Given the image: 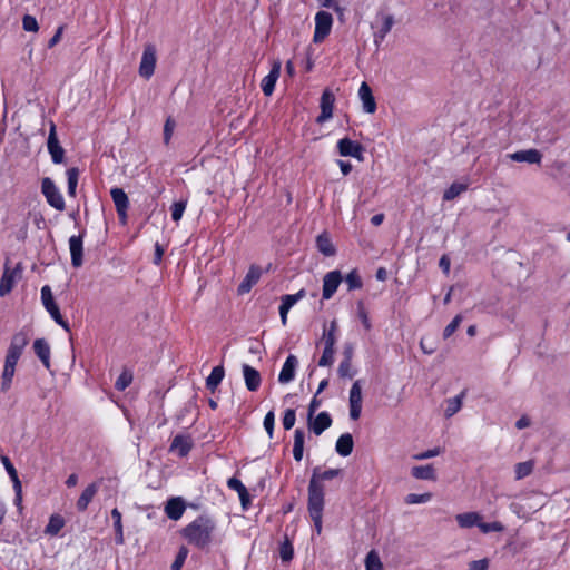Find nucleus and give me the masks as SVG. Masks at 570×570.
I'll return each mask as SVG.
<instances>
[{
  "label": "nucleus",
  "instance_id": "f257e3e1",
  "mask_svg": "<svg viewBox=\"0 0 570 570\" xmlns=\"http://www.w3.org/2000/svg\"><path fill=\"white\" fill-rule=\"evenodd\" d=\"M215 530V523L212 519L199 517L184 529L186 540L198 548H205L210 544Z\"/></svg>",
  "mask_w": 570,
  "mask_h": 570
},
{
  "label": "nucleus",
  "instance_id": "f03ea898",
  "mask_svg": "<svg viewBox=\"0 0 570 570\" xmlns=\"http://www.w3.org/2000/svg\"><path fill=\"white\" fill-rule=\"evenodd\" d=\"M324 508L323 485L313 476L308 485V512L317 534L322 531V513Z\"/></svg>",
  "mask_w": 570,
  "mask_h": 570
},
{
  "label": "nucleus",
  "instance_id": "7ed1b4c3",
  "mask_svg": "<svg viewBox=\"0 0 570 570\" xmlns=\"http://www.w3.org/2000/svg\"><path fill=\"white\" fill-rule=\"evenodd\" d=\"M544 505L542 497L537 492L528 493L522 501L512 502L510 510L520 519H529L532 513Z\"/></svg>",
  "mask_w": 570,
  "mask_h": 570
},
{
  "label": "nucleus",
  "instance_id": "20e7f679",
  "mask_svg": "<svg viewBox=\"0 0 570 570\" xmlns=\"http://www.w3.org/2000/svg\"><path fill=\"white\" fill-rule=\"evenodd\" d=\"M41 191L51 207L59 212H62L65 209L66 205L63 197L51 178L46 177L42 179Z\"/></svg>",
  "mask_w": 570,
  "mask_h": 570
},
{
  "label": "nucleus",
  "instance_id": "39448f33",
  "mask_svg": "<svg viewBox=\"0 0 570 570\" xmlns=\"http://www.w3.org/2000/svg\"><path fill=\"white\" fill-rule=\"evenodd\" d=\"M333 26V17L327 11H318L315 14V30L313 41L321 43L330 35Z\"/></svg>",
  "mask_w": 570,
  "mask_h": 570
},
{
  "label": "nucleus",
  "instance_id": "423d86ee",
  "mask_svg": "<svg viewBox=\"0 0 570 570\" xmlns=\"http://www.w3.org/2000/svg\"><path fill=\"white\" fill-rule=\"evenodd\" d=\"M362 383L360 380L355 381L350 390L348 406L351 420H358L362 413Z\"/></svg>",
  "mask_w": 570,
  "mask_h": 570
},
{
  "label": "nucleus",
  "instance_id": "0eeeda50",
  "mask_svg": "<svg viewBox=\"0 0 570 570\" xmlns=\"http://www.w3.org/2000/svg\"><path fill=\"white\" fill-rule=\"evenodd\" d=\"M337 151L342 157H353L360 161L363 160V146L347 137L340 139L336 144Z\"/></svg>",
  "mask_w": 570,
  "mask_h": 570
},
{
  "label": "nucleus",
  "instance_id": "6e6552de",
  "mask_svg": "<svg viewBox=\"0 0 570 570\" xmlns=\"http://www.w3.org/2000/svg\"><path fill=\"white\" fill-rule=\"evenodd\" d=\"M20 277L21 268L19 265L11 268L8 266V264H6L3 275L0 281V296L8 295L12 291L16 283L20 279Z\"/></svg>",
  "mask_w": 570,
  "mask_h": 570
},
{
  "label": "nucleus",
  "instance_id": "1a4fd4ad",
  "mask_svg": "<svg viewBox=\"0 0 570 570\" xmlns=\"http://www.w3.org/2000/svg\"><path fill=\"white\" fill-rule=\"evenodd\" d=\"M110 195H111L112 202L115 204L119 219H120L121 224L125 225L127 223V210L129 207L128 196L124 191V189L118 188V187L112 188L110 190Z\"/></svg>",
  "mask_w": 570,
  "mask_h": 570
},
{
  "label": "nucleus",
  "instance_id": "9d476101",
  "mask_svg": "<svg viewBox=\"0 0 570 570\" xmlns=\"http://www.w3.org/2000/svg\"><path fill=\"white\" fill-rule=\"evenodd\" d=\"M156 66V50L153 46H147L142 52L140 66H139V75L146 79H149Z\"/></svg>",
  "mask_w": 570,
  "mask_h": 570
},
{
  "label": "nucleus",
  "instance_id": "9b49d317",
  "mask_svg": "<svg viewBox=\"0 0 570 570\" xmlns=\"http://www.w3.org/2000/svg\"><path fill=\"white\" fill-rule=\"evenodd\" d=\"M334 102V94L328 89L324 90L320 104L321 114L316 119L318 124H323L333 117Z\"/></svg>",
  "mask_w": 570,
  "mask_h": 570
},
{
  "label": "nucleus",
  "instance_id": "f8f14e48",
  "mask_svg": "<svg viewBox=\"0 0 570 570\" xmlns=\"http://www.w3.org/2000/svg\"><path fill=\"white\" fill-rule=\"evenodd\" d=\"M342 282V275L338 271H332L325 274L323 278V299H330L337 291Z\"/></svg>",
  "mask_w": 570,
  "mask_h": 570
},
{
  "label": "nucleus",
  "instance_id": "ddd939ff",
  "mask_svg": "<svg viewBox=\"0 0 570 570\" xmlns=\"http://www.w3.org/2000/svg\"><path fill=\"white\" fill-rule=\"evenodd\" d=\"M48 151L51 156V159L55 164H61L65 158V150L60 146L59 140L56 135V126L51 124L50 132L47 142Z\"/></svg>",
  "mask_w": 570,
  "mask_h": 570
},
{
  "label": "nucleus",
  "instance_id": "4468645a",
  "mask_svg": "<svg viewBox=\"0 0 570 570\" xmlns=\"http://www.w3.org/2000/svg\"><path fill=\"white\" fill-rule=\"evenodd\" d=\"M69 250L73 267H80L83 263V239L81 235H73L69 238Z\"/></svg>",
  "mask_w": 570,
  "mask_h": 570
},
{
  "label": "nucleus",
  "instance_id": "2eb2a0df",
  "mask_svg": "<svg viewBox=\"0 0 570 570\" xmlns=\"http://www.w3.org/2000/svg\"><path fill=\"white\" fill-rule=\"evenodd\" d=\"M281 61H275L269 73L263 78L261 87L264 95L271 96L273 94L275 85L281 75Z\"/></svg>",
  "mask_w": 570,
  "mask_h": 570
},
{
  "label": "nucleus",
  "instance_id": "dca6fc26",
  "mask_svg": "<svg viewBox=\"0 0 570 570\" xmlns=\"http://www.w3.org/2000/svg\"><path fill=\"white\" fill-rule=\"evenodd\" d=\"M29 340L30 336L27 330L19 331L12 336L7 352L21 356L24 347L29 343Z\"/></svg>",
  "mask_w": 570,
  "mask_h": 570
},
{
  "label": "nucleus",
  "instance_id": "f3484780",
  "mask_svg": "<svg viewBox=\"0 0 570 570\" xmlns=\"http://www.w3.org/2000/svg\"><path fill=\"white\" fill-rule=\"evenodd\" d=\"M332 425V417L327 412H321L315 417H308V428L316 435L322 434Z\"/></svg>",
  "mask_w": 570,
  "mask_h": 570
},
{
  "label": "nucleus",
  "instance_id": "a211bd4d",
  "mask_svg": "<svg viewBox=\"0 0 570 570\" xmlns=\"http://www.w3.org/2000/svg\"><path fill=\"white\" fill-rule=\"evenodd\" d=\"M297 365L298 361L296 356L288 355L279 372L278 382L282 384L292 382L295 377Z\"/></svg>",
  "mask_w": 570,
  "mask_h": 570
},
{
  "label": "nucleus",
  "instance_id": "6ab92c4d",
  "mask_svg": "<svg viewBox=\"0 0 570 570\" xmlns=\"http://www.w3.org/2000/svg\"><path fill=\"white\" fill-rule=\"evenodd\" d=\"M191 448V438L188 435L179 434L174 438L169 451L183 458L188 454Z\"/></svg>",
  "mask_w": 570,
  "mask_h": 570
},
{
  "label": "nucleus",
  "instance_id": "aec40b11",
  "mask_svg": "<svg viewBox=\"0 0 570 570\" xmlns=\"http://www.w3.org/2000/svg\"><path fill=\"white\" fill-rule=\"evenodd\" d=\"M358 97L362 101L363 110L367 114H374L376 110V102L373 97L372 90L366 82H362L358 89Z\"/></svg>",
  "mask_w": 570,
  "mask_h": 570
},
{
  "label": "nucleus",
  "instance_id": "412c9836",
  "mask_svg": "<svg viewBox=\"0 0 570 570\" xmlns=\"http://www.w3.org/2000/svg\"><path fill=\"white\" fill-rule=\"evenodd\" d=\"M508 157L518 163L539 164L542 155L537 149H525L509 154Z\"/></svg>",
  "mask_w": 570,
  "mask_h": 570
},
{
  "label": "nucleus",
  "instance_id": "4be33fe9",
  "mask_svg": "<svg viewBox=\"0 0 570 570\" xmlns=\"http://www.w3.org/2000/svg\"><path fill=\"white\" fill-rule=\"evenodd\" d=\"M185 510L186 504L184 500L179 497L171 498L170 500H168L165 507V512L167 517L175 521L179 520L183 517Z\"/></svg>",
  "mask_w": 570,
  "mask_h": 570
},
{
  "label": "nucleus",
  "instance_id": "5701e85b",
  "mask_svg": "<svg viewBox=\"0 0 570 570\" xmlns=\"http://www.w3.org/2000/svg\"><path fill=\"white\" fill-rule=\"evenodd\" d=\"M262 276V269L258 266H250L245 278L238 286L239 294L248 293L252 287L259 281Z\"/></svg>",
  "mask_w": 570,
  "mask_h": 570
},
{
  "label": "nucleus",
  "instance_id": "b1692460",
  "mask_svg": "<svg viewBox=\"0 0 570 570\" xmlns=\"http://www.w3.org/2000/svg\"><path fill=\"white\" fill-rule=\"evenodd\" d=\"M32 347H33V351H35L36 355L38 356V358L43 364V366L47 370H49L50 368V354H51V350H50V346H49L48 342L45 338H37L33 342Z\"/></svg>",
  "mask_w": 570,
  "mask_h": 570
},
{
  "label": "nucleus",
  "instance_id": "393cba45",
  "mask_svg": "<svg viewBox=\"0 0 570 570\" xmlns=\"http://www.w3.org/2000/svg\"><path fill=\"white\" fill-rule=\"evenodd\" d=\"M2 463L6 468V471L8 472L12 483H13V489H14V492H16V503L17 504H20L21 500H22V497H21V493H22V487H21V482L18 478V474H17V471L14 469V466L11 464L10 460L7 458V456H3L2 458Z\"/></svg>",
  "mask_w": 570,
  "mask_h": 570
},
{
  "label": "nucleus",
  "instance_id": "a878e982",
  "mask_svg": "<svg viewBox=\"0 0 570 570\" xmlns=\"http://www.w3.org/2000/svg\"><path fill=\"white\" fill-rule=\"evenodd\" d=\"M99 490V482H92L86 487L77 501V509L85 511Z\"/></svg>",
  "mask_w": 570,
  "mask_h": 570
},
{
  "label": "nucleus",
  "instance_id": "bb28decb",
  "mask_svg": "<svg viewBox=\"0 0 570 570\" xmlns=\"http://www.w3.org/2000/svg\"><path fill=\"white\" fill-rule=\"evenodd\" d=\"M243 375L246 387L249 391H256L261 385V374L250 365H243Z\"/></svg>",
  "mask_w": 570,
  "mask_h": 570
},
{
  "label": "nucleus",
  "instance_id": "cd10ccee",
  "mask_svg": "<svg viewBox=\"0 0 570 570\" xmlns=\"http://www.w3.org/2000/svg\"><path fill=\"white\" fill-rule=\"evenodd\" d=\"M481 514L478 512H463L455 515V521L461 529L478 527Z\"/></svg>",
  "mask_w": 570,
  "mask_h": 570
},
{
  "label": "nucleus",
  "instance_id": "c85d7f7f",
  "mask_svg": "<svg viewBox=\"0 0 570 570\" xmlns=\"http://www.w3.org/2000/svg\"><path fill=\"white\" fill-rule=\"evenodd\" d=\"M394 24L393 16L391 14H384L382 17L381 26L379 27L377 31L374 33V42L375 45H380L382 42L386 35L391 31L392 27Z\"/></svg>",
  "mask_w": 570,
  "mask_h": 570
},
{
  "label": "nucleus",
  "instance_id": "c756f323",
  "mask_svg": "<svg viewBox=\"0 0 570 570\" xmlns=\"http://www.w3.org/2000/svg\"><path fill=\"white\" fill-rule=\"evenodd\" d=\"M353 445L354 442L352 435L350 433H344L337 439L335 450L340 455L347 456L352 453Z\"/></svg>",
  "mask_w": 570,
  "mask_h": 570
},
{
  "label": "nucleus",
  "instance_id": "7c9ffc66",
  "mask_svg": "<svg viewBox=\"0 0 570 570\" xmlns=\"http://www.w3.org/2000/svg\"><path fill=\"white\" fill-rule=\"evenodd\" d=\"M411 474L417 480L434 481L436 479L435 470L431 464L413 466Z\"/></svg>",
  "mask_w": 570,
  "mask_h": 570
},
{
  "label": "nucleus",
  "instance_id": "2f4dec72",
  "mask_svg": "<svg viewBox=\"0 0 570 570\" xmlns=\"http://www.w3.org/2000/svg\"><path fill=\"white\" fill-rule=\"evenodd\" d=\"M305 433L301 429H296L294 432V444H293V456L299 462L304 454Z\"/></svg>",
  "mask_w": 570,
  "mask_h": 570
},
{
  "label": "nucleus",
  "instance_id": "473e14b6",
  "mask_svg": "<svg viewBox=\"0 0 570 570\" xmlns=\"http://www.w3.org/2000/svg\"><path fill=\"white\" fill-rule=\"evenodd\" d=\"M464 395H465V392L463 391L459 395L446 400V402H445L446 406L444 410V415L446 417L453 416L461 410Z\"/></svg>",
  "mask_w": 570,
  "mask_h": 570
},
{
  "label": "nucleus",
  "instance_id": "72a5a7b5",
  "mask_svg": "<svg viewBox=\"0 0 570 570\" xmlns=\"http://www.w3.org/2000/svg\"><path fill=\"white\" fill-rule=\"evenodd\" d=\"M469 187L468 181H455L453 183L443 194L444 200H453L458 196H460L462 193H464Z\"/></svg>",
  "mask_w": 570,
  "mask_h": 570
},
{
  "label": "nucleus",
  "instance_id": "f704fd0d",
  "mask_svg": "<svg viewBox=\"0 0 570 570\" xmlns=\"http://www.w3.org/2000/svg\"><path fill=\"white\" fill-rule=\"evenodd\" d=\"M534 469V461L528 460L524 462H519L514 465V478L515 480H522L529 476Z\"/></svg>",
  "mask_w": 570,
  "mask_h": 570
},
{
  "label": "nucleus",
  "instance_id": "c9c22d12",
  "mask_svg": "<svg viewBox=\"0 0 570 570\" xmlns=\"http://www.w3.org/2000/svg\"><path fill=\"white\" fill-rule=\"evenodd\" d=\"M65 527V519L60 514H52L45 529L46 534L57 535Z\"/></svg>",
  "mask_w": 570,
  "mask_h": 570
},
{
  "label": "nucleus",
  "instance_id": "e433bc0d",
  "mask_svg": "<svg viewBox=\"0 0 570 570\" xmlns=\"http://www.w3.org/2000/svg\"><path fill=\"white\" fill-rule=\"evenodd\" d=\"M225 375L223 366H215L210 374L206 380V385L210 391H215V389L220 384Z\"/></svg>",
  "mask_w": 570,
  "mask_h": 570
},
{
  "label": "nucleus",
  "instance_id": "4c0bfd02",
  "mask_svg": "<svg viewBox=\"0 0 570 570\" xmlns=\"http://www.w3.org/2000/svg\"><path fill=\"white\" fill-rule=\"evenodd\" d=\"M316 244L318 250L325 256H333L335 254V248L327 235H320L316 239Z\"/></svg>",
  "mask_w": 570,
  "mask_h": 570
},
{
  "label": "nucleus",
  "instance_id": "58836bf2",
  "mask_svg": "<svg viewBox=\"0 0 570 570\" xmlns=\"http://www.w3.org/2000/svg\"><path fill=\"white\" fill-rule=\"evenodd\" d=\"M336 331H337V325H336L335 321H332L331 324L324 328V333H323L324 346L335 347Z\"/></svg>",
  "mask_w": 570,
  "mask_h": 570
},
{
  "label": "nucleus",
  "instance_id": "ea45409f",
  "mask_svg": "<svg viewBox=\"0 0 570 570\" xmlns=\"http://www.w3.org/2000/svg\"><path fill=\"white\" fill-rule=\"evenodd\" d=\"M478 528L484 534L490 533V532H502V531H504V525L501 522H499V521L484 522L482 515L480 517V522L478 524Z\"/></svg>",
  "mask_w": 570,
  "mask_h": 570
},
{
  "label": "nucleus",
  "instance_id": "a19ab883",
  "mask_svg": "<svg viewBox=\"0 0 570 570\" xmlns=\"http://www.w3.org/2000/svg\"><path fill=\"white\" fill-rule=\"evenodd\" d=\"M14 372L16 367L3 365V371L1 375V390L3 392H7L11 387Z\"/></svg>",
  "mask_w": 570,
  "mask_h": 570
},
{
  "label": "nucleus",
  "instance_id": "79ce46f5",
  "mask_svg": "<svg viewBox=\"0 0 570 570\" xmlns=\"http://www.w3.org/2000/svg\"><path fill=\"white\" fill-rule=\"evenodd\" d=\"M46 311L50 314L52 320L59 324L65 331L69 332L70 327L69 324L62 318V315L60 313V309L58 305L55 303L46 308Z\"/></svg>",
  "mask_w": 570,
  "mask_h": 570
},
{
  "label": "nucleus",
  "instance_id": "37998d69",
  "mask_svg": "<svg viewBox=\"0 0 570 570\" xmlns=\"http://www.w3.org/2000/svg\"><path fill=\"white\" fill-rule=\"evenodd\" d=\"M366 570H384L381 559L376 551L372 550L365 558Z\"/></svg>",
  "mask_w": 570,
  "mask_h": 570
},
{
  "label": "nucleus",
  "instance_id": "c03bdc74",
  "mask_svg": "<svg viewBox=\"0 0 570 570\" xmlns=\"http://www.w3.org/2000/svg\"><path fill=\"white\" fill-rule=\"evenodd\" d=\"M337 373L341 377H353L354 371L351 363V353L346 354L345 358L340 363Z\"/></svg>",
  "mask_w": 570,
  "mask_h": 570
},
{
  "label": "nucleus",
  "instance_id": "a18cd8bd",
  "mask_svg": "<svg viewBox=\"0 0 570 570\" xmlns=\"http://www.w3.org/2000/svg\"><path fill=\"white\" fill-rule=\"evenodd\" d=\"M67 178H68V194L69 196L76 195V188L78 185V178H79V170L75 167L69 168L67 170Z\"/></svg>",
  "mask_w": 570,
  "mask_h": 570
},
{
  "label": "nucleus",
  "instance_id": "49530a36",
  "mask_svg": "<svg viewBox=\"0 0 570 570\" xmlns=\"http://www.w3.org/2000/svg\"><path fill=\"white\" fill-rule=\"evenodd\" d=\"M304 296H305V291L304 289L298 291L296 294L284 295L282 297L281 306L284 307V309H288L289 311Z\"/></svg>",
  "mask_w": 570,
  "mask_h": 570
},
{
  "label": "nucleus",
  "instance_id": "de8ad7c7",
  "mask_svg": "<svg viewBox=\"0 0 570 570\" xmlns=\"http://www.w3.org/2000/svg\"><path fill=\"white\" fill-rule=\"evenodd\" d=\"M432 499V494L426 492V493H421V494H417V493H410L405 497V502L407 504H421V503H426L429 502L430 500Z\"/></svg>",
  "mask_w": 570,
  "mask_h": 570
},
{
  "label": "nucleus",
  "instance_id": "09e8293b",
  "mask_svg": "<svg viewBox=\"0 0 570 570\" xmlns=\"http://www.w3.org/2000/svg\"><path fill=\"white\" fill-rule=\"evenodd\" d=\"M345 283L350 291L358 289L363 285L362 279L356 271H352L346 275Z\"/></svg>",
  "mask_w": 570,
  "mask_h": 570
},
{
  "label": "nucleus",
  "instance_id": "8fccbe9b",
  "mask_svg": "<svg viewBox=\"0 0 570 570\" xmlns=\"http://www.w3.org/2000/svg\"><path fill=\"white\" fill-rule=\"evenodd\" d=\"M132 382V373L129 371H122L119 377L117 379L115 386L119 391H124L127 389Z\"/></svg>",
  "mask_w": 570,
  "mask_h": 570
},
{
  "label": "nucleus",
  "instance_id": "3c124183",
  "mask_svg": "<svg viewBox=\"0 0 570 570\" xmlns=\"http://www.w3.org/2000/svg\"><path fill=\"white\" fill-rule=\"evenodd\" d=\"M335 347L324 346L323 354L318 361L320 366H330L334 362Z\"/></svg>",
  "mask_w": 570,
  "mask_h": 570
},
{
  "label": "nucleus",
  "instance_id": "603ef678",
  "mask_svg": "<svg viewBox=\"0 0 570 570\" xmlns=\"http://www.w3.org/2000/svg\"><path fill=\"white\" fill-rule=\"evenodd\" d=\"M176 128V122L171 117H168L164 125V144L168 145L171 140Z\"/></svg>",
  "mask_w": 570,
  "mask_h": 570
},
{
  "label": "nucleus",
  "instance_id": "864d4df0",
  "mask_svg": "<svg viewBox=\"0 0 570 570\" xmlns=\"http://www.w3.org/2000/svg\"><path fill=\"white\" fill-rule=\"evenodd\" d=\"M186 206H187L186 200H180V202H176L173 204V206L170 208L173 220L179 222L181 219L184 212L186 209Z\"/></svg>",
  "mask_w": 570,
  "mask_h": 570
},
{
  "label": "nucleus",
  "instance_id": "5fc2aeb1",
  "mask_svg": "<svg viewBox=\"0 0 570 570\" xmlns=\"http://www.w3.org/2000/svg\"><path fill=\"white\" fill-rule=\"evenodd\" d=\"M357 316H358L361 323L363 324L364 328L366 331H370L372 327V323H371L368 313L362 303L357 304Z\"/></svg>",
  "mask_w": 570,
  "mask_h": 570
},
{
  "label": "nucleus",
  "instance_id": "6e6d98bb",
  "mask_svg": "<svg viewBox=\"0 0 570 570\" xmlns=\"http://www.w3.org/2000/svg\"><path fill=\"white\" fill-rule=\"evenodd\" d=\"M22 28L29 32H37L39 29L37 19L30 14H26L22 19Z\"/></svg>",
  "mask_w": 570,
  "mask_h": 570
},
{
  "label": "nucleus",
  "instance_id": "4d7b16f0",
  "mask_svg": "<svg viewBox=\"0 0 570 570\" xmlns=\"http://www.w3.org/2000/svg\"><path fill=\"white\" fill-rule=\"evenodd\" d=\"M41 302L45 308L56 303L53 299L51 288L48 285H45L41 288Z\"/></svg>",
  "mask_w": 570,
  "mask_h": 570
},
{
  "label": "nucleus",
  "instance_id": "13d9d810",
  "mask_svg": "<svg viewBox=\"0 0 570 570\" xmlns=\"http://www.w3.org/2000/svg\"><path fill=\"white\" fill-rule=\"evenodd\" d=\"M296 421V414L293 409H287L283 417V426L285 430H291Z\"/></svg>",
  "mask_w": 570,
  "mask_h": 570
},
{
  "label": "nucleus",
  "instance_id": "bf43d9fd",
  "mask_svg": "<svg viewBox=\"0 0 570 570\" xmlns=\"http://www.w3.org/2000/svg\"><path fill=\"white\" fill-rule=\"evenodd\" d=\"M461 322H462V316L461 315H456L452 320V322L444 328L443 337L444 338H449L458 330V327L460 326Z\"/></svg>",
  "mask_w": 570,
  "mask_h": 570
},
{
  "label": "nucleus",
  "instance_id": "052dcab7",
  "mask_svg": "<svg viewBox=\"0 0 570 570\" xmlns=\"http://www.w3.org/2000/svg\"><path fill=\"white\" fill-rule=\"evenodd\" d=\"M188 551L185 548H181L175 559V561L171 564V570H180L183 564L185 563V560L187 558Z\"/></svg>",
  "mask_w": 570,
  "mask_h": 570
},
{
  "label": "nucleus",
  "instance_id": "680f3d73",
  "mask_svg": "<svg viewBox=\"0 0 570 570\" xmlns=\"http://www.w3.org/2000/svg\"><path fill=\"white\" fill-rule=\"evenodd\" d=\"M490 561L488 558L469 562L468 570H488Z\"/></svg>",
  "mask_w": 570,
  "mask_h": 570
},
{
  "label": "nucleus",
  "instance_id": "e2e57ef3",
  "mask_svg": "<svg viewBox=\"0 0 570 570\" xmlns=\"http://www.w3.org/2000/svg\"><path fill=\"white\" fill-rule=\"evenodd\" d=\"M227 485H228L229 489L236 491L238 494H244L245 493L246 487L242 483L240 480H238L236 478H230L227 481Z\"/></svg>",
  "mask_w": 570,
  "mask_h": 570
},
{
  "label": "nucleus",
  "instance_id": "0e129e2a",
  "mask_svg": "<svg viewBox=\"0 0 570 570\" xmlns=\"http://www.w3.org/2000/svg\"><path fill=\"white\" fill-rule=\"evenodd\" d=\"M274 421H275L274 413L272 411H269L265 415L264 422H263L264 428H265L266 432L268 433L269 438L273 436Z\"/></svg>",
  "mask_w": 570,
  "mask_h": 570
},
{
  "label": "nucleus",
  "instance_id": "69168bd1",
  "mask_svg": "<svg viewBox=\"0 0 570 570\" xmlns=\"http://www.w3.org/2000/svg\"><path fill=\"white\" fill-rule=\"evenodd\" d=\"M281 559L285 562L292 560L293 558V548L288 542H285L279 550Z\"/></svg>",
  "mask_w": 570,
  "mask_h": 570
},
{
  "label": "nucleus",
  "instance_id": "338daca9",
  "mask_svg": "<svg viewBox=\"0 0 570 570\" xmlns=\"http://www.w3.org/2000/svg\"><path fill=\"white\" fill-rule=\"evenodd\" d=\"M440 453H441V449L440 448H434V449L428 450L425 452L415 454L413 458L415 460H426V459H431V458L438 456Z\"/></svg>",
  "mask_w": 570,
  "mask_h": 570
},
{
  "label": "nucleus",
  "instance_id": "774afa93",
  "mask_svg": "<svg viewBox=\"0 0 570 570\" xmlns=\"http://www.w3.org/2000/svg\"><path fill=\"white\" fill-rule=\"evenodd\" d=\"M111 518L114 520V528L115 530H118V529H124L122 528V522H121V513L118 509H112L111 510Z\"/></svg>",
  "mask_w": 570,
  "mask_h": 570
}]
</instances>
